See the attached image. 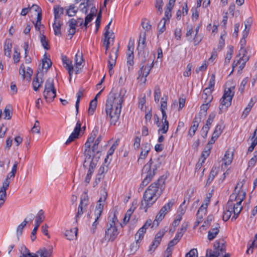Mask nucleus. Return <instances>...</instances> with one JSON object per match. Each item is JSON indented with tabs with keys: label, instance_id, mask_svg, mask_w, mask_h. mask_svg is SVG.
Returning a JSON list of instances; mask_svg holds the SVG:
<instances>
[{
	"label": "nucleus",
	"instance_id": "10",
	"mask_svg": "<svg viewBox=\"0 0 257 257\" xmlns=\"http://www.w3.org/2000/svg\"><path fill=\"white\" fill-rule=\"evenodd\" d=\"M93 157L94 158L91 159V161L89 162L88 163L87 162V165L89 164V168L85 179V182L87 184L89 183L90 182L92 174L94 172L97 163L99 159V157L93 156Z\"/></svg>",
	"mask_w": 257,
	"mask_h": 257
},
{
	"label": "nucleus",
	"instance_id": "8",
	"mask_svg": "<svg viewBox=\"0 0 257 257\" xmlns=\"http://www.w3.org/2000/svg\"><path fill=\"white\" fill-rule=\"evenodd\" d=\"M91 143H88L86 141L84 144L85 150L84 152V155L85 157V160L84 161L83 166L86 168L87 167V163L91 161V159L93 158V156L97 157L96 154H94L93 152L92 149H90ZM97 157H99L98 155Z\"/></svg>",
	"mask_w": 257,
	"mask_h": 257
},
{
	"label": "nucleus",
	"instance_id": "13",
	"mask_svg": "<svg viewBox=\"0 0 257 257\" xmlns=\"http://www.w3.org/2000/svg\"><path fill=\"white\" fill-rule=\"evenodd\" d=\"M43 81L42 73L39 74V72H38L32 82L34 90L35 91H38L42 86Z\"/></svg>",
	"mask_w": 257,
	"mask_h": 257
},
{
	"label": "nucleus",
	"instance_id": "30",
	"mask_svg": "<svg viewBox=\"0 0 257 257\" xmlns=\"http://www.w3.org/2000/svg\"><path fill=\"white\" fill-rule=\"evenodd\" d=\"M233 159V153L227 150L226 151L224 158H223V163L225 165H228L231 164Z\"/></svg>",
	"mask_w": 257,
	"mask_h": 257
},
{
	"label": "nucleus",
	"instance_id": "29",
	"mask_svg": "<svg viewBox=\"0 0 257 257\" xmlns=\"http://www.w3.org/2000/svg\"><path fill=\"white\" fill-rule=\"evenodd\" d=\"M93 1V0H84L83 2L81 3L79 6L80 11L85 14H87L88 12L87 8L91 6V2H92Z\"/></svg>",
	"mask_w": 257,
	"mask_h": 257
},
{
	"label": "nucleus",
	"instance_id": "64",
	"mask_svg": "<svg viewBox=\"0 0 257 257\" xmlns=\"http://www.w3.org/2000/svg\"><path fill=\"white\" fill-rule=\"evenodd\" d=\"M165 233V231L164 230H162L159 231L155 235L154 238L156 240H158L159 241L161 242L162 240V238L164 235Z\"/></svg>",
	"mask_w": 257,
	"mask_h": 257
},
{
	"label": "nucleus",
	"instance_id": "6",
	"mask_svg": "<svg viewBox=\"0 0 257 257\" xmlns=\"http://www.w3.org/2000/svg\"><path fill=\"white\" fill-rule=\"evenodd\" d=\"M154 196L151 195L149 193H147L145 192L141 201L140 208L144 209L145 212H147L148 209L151 207L158 199L154 198Z\"/></svg>",
	"mask_w": 257,
	"mask_h": 257
},
{
	"label": "nucleus",
	"instance_id": "46",
	"mask_svg": "<svg viewBox=\"0 0 257 257\" xmlns=\"http://www.w3.org/2000/svg\"><path fill=\"white\" fill-rule=\"evenodd\" d=\"M161 242L159 241L158 240H156L154 239L152 243L151 244L148 251L150 253H152L154 252L156 249V248L159 246Z\"/></svg>",
	"mask_w": 257,
	"mask_h": 257
},
{
	"label": "nucleus",
	"instance_id": "5",
	"mask_svg": "<svg viewBox=\"0 0 257 257\" xmlns=\"http://www.w3.org/2000/svg\"><path fill=\"white\" fill-rule=\"evenodd\" d=\"M119 234L116 226L112 224H106L104 237L102 239L101 242L113 241Z\"/></svg>",
	"mask_w": 257,
	"mask_h": 257
},
{
	"label": "nucleus",
	"instance_id": "15",
	"mask_svg": "<svg viewBox=\"0 0 257 257\" xmlns=\"http://www.w3.org/2000/svg\"><path fill=\"white\" fill-rule=\"evenodd\" d=\"M242 54V56L239 58V61H240V63L238 64V71H242V70L244 68L245 64L247 61L249 60V57L246 55L247 52L245 49H243L241 47L240 50L239 55Z\"/></svg>",
	"mask_w": 257,
	"mask_h": 257
},
{
	"label": "nucleus",
	"instance_id": "58",
	"mask_svg": "<svg viewBox=\"0 0 257 257\" xmlns=\"http://www.w3.org/2000/svg\"><path fill=\"white\" fill-rule=\"evenodd\" d=\"M5 119H10L12 117V112L8 106H6L4 110Z\"/></svg>",
	"mask_w": 257,
	"mask_h": 257
},
{
	"label": "nucleus",
	"instance_id": "57",
	"mask_svg": "<svg viewBox=\"0 0 257 257\" xmlns=\"http://www.w3.org/2000/svg\"><path fill=\"white\" fill-rule=\"evenodd\" d=\"M215 115H216V114H215V112L211 113L209 115L208 118L206 122V124L204 126H207L210 127V126L211 125V124H212V123L213 121L214 118L215 117Z\"/></svg>",
	"mask_w": 257,
	"mask_h": 257
},
{
	"label": "nucleus",
	"instance_id": "40",
	"mask_svg": "<svg viewBox=\"0 0 257 257\" xmlns=\"http://www.w3.org/2000/svg\"><path fill=\"white\" fill-rule=\"evenodd\" d=\"M101 140H102L101 136H99L97 138V139L95 141L94 143L92 146L93 152H94V154H96V156H98L97 155H98L100 153V151L97 150V148H98V146Z\"/></svg>",
	"mask_w": 257,
	"mask_h": 257
},
{
	"label": "nucleus",
	"instance_id": "34",
	"mask_svg": "<svg viewBox=\"0 0 257 257\" xmlns=\"http://www.w3.org/2000/svg\"><path fill=\"white\" fill-rule=\"evenodd\" d=\"M97 100L96 98H94L91 100L89 103V107L88 110V113L89 115H92L96 109L97 106Z\"/></svg>",
	"mask_w": 257,
	"mask_h": 257
},
{
	"label": "nucleus",
	"instance_id": "27",
	"mask_svg": "<svg viewBox=\"0 0 257 257\" xmlns=\"http://www.w3.org/2000/svg\"><path fill=\"white\" fill-rule=\"evenodd\" d=\"M9 187V183L6 181H4L3 183V186L0 189V200H5L7 198L6 191Z\"/></svg>",
	"mask_w": 257,
	"mask_h": 257
},
{
	"label": "nucleus",
	"instance_id": "32",
	"mask_svg": "<svg viewBox=\"0 0 257 257\" xmlns=\"http://www.w3.org/2000/svg\"><path fill=\"white\" fill-rule=\"evenodd\" d=\"M146 232V229L143 228L142 227L140 228L137 233L135 234V240L138 242H140V241L143 239L144 234Z\"/></svg>",
	"mask_w": 257,
	"mask_h": 257
},
{
	"label": "nucleus",
	"instance_id": "3",
	"mask_svg": "<svg viewBox=\"0 0 257 257\" xmlns=\"http://www.w3.org/2000/svg\"><path fill=\"white\" fill-rule=\"evenodd\" d=\"M165 183V178L164 176H161L157 181L152 183L145 192L154 196V198H159L163 193Z\"/></svg>",
	"mask_w": 257,
	"mask_h": 257
},
{
	"label": "nucleus",
	"instance_id": "26",
	"mask_svg": "<svg viewBox=\"0 0 257 257\" xmlns=\"http://www.w3.org/2000/svg\"><path fill=\"white\" fill-rule=\"evenodd\" d=\"M208 206V202H206L205 204H203L198 209L196 216L198 219L202 220L203 216L205 214L207 208Z\"/></svg>",
	"mask_w": 257,
	"mask_h": 257
},
{
	"label": "nucleus",
	"instance_id": "51",
	"mask_svg": "<svg viewBox=\"0 0 257 257\" xmlns=\"http://www.w3.org/2000/svg\"><path fill=\"white\" fill-rule=\"evenodd\" d=\"M161 96V90L159 86H156L154 90V99L156 102H159Z\"/></svg>",
	"mask_w": 257,
	"mask_h": 257
},
{
	"label": "nucleus",
	"instance_id": "2",
	"mask_svg": "<svg viewBox=\"0 0 257 257\" xmlns=\"http://www.w3.org/2000/svg\"><path fill=\"white\" fill-rule=\"evenodd\" d=\"M152 163L153 161L151 159L142 169V176L144 177V179L138 188V192H139L142 191L144 187L147 186L151 181L155 175L156 171L158 166L157 165L152 166Z\"/></svg>",
	"mask_w": 257,
	"mask_h": 257
},
{
	"label": "nucleus",
	"instance_id": "52",
	"mask_svg": "<svg viewBox=\"0 0 257 257\" xmlns=\"http://www.w3.org/2000/svg\"><path fill=\"white\" fill-rule=\"evenodd\" d=\"M253 102H252V100H250V101L248 104L247 106L246 107V108L244 109L242 116L244 117H245L249 112H250L252 106L253 105Z\"/></svg>",
	"mask_w": 257,
	"mask_h": 257
},
{
	"label": "nucleus",
	"instance_id": "16",
	"mask_svg": "<svg viewBox=\"0 0 257 257\" xmlns=\"http://www.w3.org/2000/svg\"><path fill=\"white\" fill-rule=\"evenodd\" d=\"M119 50V46L116 49L113 48L109 54V59L108 60V65L110 66L111 67L112 66H114L116 64V60L117 58V53Z\"/></svg>",
	"mask_w": 257,
	"mask_h": 257
},
{
	"label": "nucleus",
	"instance_id": "37",
	"mask_svg": "<svg viewBox=\"0 0 257 257\" xmlns=\"http://www.w3.org/2000/svg\"><path fill=\"white\" fill-rule=\"evenodd\" d=\"M146 32H144L143 33L140 34L138 48L141 47L142 49H144L145 48V47L146 45Z\"/></svg>",
	"mask_w": 257,
	"mask_h": 257
},
{
	"label": "nucleus",
	"instance_id": "35",
	"mask_svg": "<svg viewBox=\"0 0 257 257\" xmlns=\"http://www.w3.org/2000/svg\"><path fill=\"white\" fill-rule=\"evenodd\" d=\"M54 80L52 78H49L46 81L45 84L44 91L55 89Z\"/></svg>",
	"mask_w": 257,
	"mask_h": 257
},
{
	"label": "nucleus",
	"instance_id": "60",
	"mask_svg": "<svg viewBox=\"0 0 257 257\" xmlns=\"http://www.w3.org/2000/svg\"><path fill=\"white\" fill-rule=\"evenodd\" d=\"M197 254V249L196 248H193L186 254L185 257H196Z\"/></svg>",
	"mask_w": 257,
	"mask_h": 257
},
{
	"label": "nucleus",
	"instance_id": "54",
	"mask_svg": "<svg viewBox=\"0 0 257 257\" xmlns=\"http://www.w3.org/2000/svg\"><path fill=\"white\" fill-rule=\"evenodd\" d=\"M210 153V148H208L207 151H203L202 153L201 157L199 159V161H202V163H204L206 158L209 156Z\"/></svg>",
	"mask_w": 257,
	"mask_h": 257
},
{
	"label": "nucleus",
	"instance_id": "43",
	"mask_svg": "<svg viewBox=\"0 0 257 257\" xmlns=\"http://www.w3.org/2000/svg\"><path fill=\"white\" fill-rule=\"evenodd\" d=\"M167 20L166 18H163L158 24L159 33H163L166 30V24Z\"/></svg>",
	"mask_w": 257,
	"mask_h": 257
},
{
	"label": "nucleus",
	"instance_id": "21",
	"mask_svg": "<svg viewBox=\"0 0 257 257\" xmlns=\"http://www.w3.org/2000/svg\"><path fill=\"white\" fill-rule=\"evenodd\" d=\"M201 120V117L195 116L193 120V125L191 126L188 132V134L190 135V137L194 135Z\"/></svg>",
	"mask_w": 257,
	"mask_h": 257
},
{
	"label": "nucleus",
	"instance_id": "19",
	"mask_svg": "<svg viewBox=\"0 0 257 257\" xmlns=\"http://www.w3.org/2000/svg\"><path fill=\"white\" fill-rule=\"evenodd\" d=\"M44 219V212L42 209H41L39 211L36 216L35 226L33 229H35L36 231H37L40 224L43 221Z\"/></svg>",
	"mask_w": 257,
	"mask_h": 257
},
{
	"label": "nucleus",
	"instance_id": "53",
	"mask_svg": "<svg viewBox=\"0 0 257 257\" xmlns=\"http://www.w3.org/2000/svg\"><path fill=\"white\" fill-rule=\"evenodd\" d=\"M253 157L251 158L248 162V166L249 167H254L257 161V152H254L253 153Z\"/></svg>",
	"mask_w": 257,
	"mask_h": 257
},
{
	"label": "nucleus",
	"instance_id": "17",
	"mask_svg": "<svg viewBox=\"0 0 257 257\" xmlns=\"http://www.w3.org/2000/svg\"><path fill=\"white\" fill-rule=\"evenodd\" d=\"M62 60L64 67L68 71L70 80L71 79L72 73L74 70L73 66L72 64V61L70 60L69 59H68V58L66 56H62Z\"/></svg>",
	"mask_w": 257,
	"mask_h": 257
},
{
	"label": "nucleus",
	"instance_id": "56",
	"mask_svg": "<svg viewBox=\"0 0 257 257\" xmlns=\"http://www.w3.org/2000/svg\"><path fill=\"white\" fill-rule=\"evenodd\" d=\"M163 5V0H155V7L158 9V12L160 13V15L162 13L163 9L162 6Z\"/></svg>",
	"mask_w": 257,
	"mask_h": 257
},
{
	"label": "nucleus",
	"instance_id": "12",
	"mask_svg": "<svg viewBox=\"0 0 257 257\" xmlns=\"http://www.w3.org/2000/svg\"><path fill=\"white\" fill-rule=\"evenodd\" d=\"M88 199V196L86 195H85L83 197H81V201L78 208V211L75 216L76 221H77L78 219L83 214V207L86 206Z\"/></svg>",
	"mask_w": 257,
	"mask_h": 257
},
{
	"label": "nucleus",
	"instance_id": "23",
	"mask_svg": "<svg viewBox=\"0 0 257 257\" xmlns=\"http://www.w3.org/2000/svg\"><path fill=\"white\" fill-rule=\"evenodd\" d=\"M33 257H50L51 252L50 250L44 247L39 249L35 253H32Z\"/></svg>",
	"mask_w": 257,
	"mask_h": 257
},
{
	"label": "nucleus",
	"instance_id": "55",
	"mask_svg": "<svg viewBox=\"0 0 257 257\" xmlns=\"http://www.w3.org/2000/svg\"><path fill=\"white\" fill-rule=\"evenodd\" d=\"M82 95H83V91L81 90H79L77 93V100H76V103H75L76 110L77 113L78 112L80 99H81Z\"/></svg>",
	"mask_w": 257,
	"mask_h": 257
},
{
	"label": "nucleus",
	"instance_id": "45",
	"mask_svg": "<svg viewBox=\"0 0 257 257\" xmlns=\"http://www.w3.org/2000/svg\"><path fill=\"white\" fill-rule=\"evenodd\" d=\"M27 223L28 221L26 220V219H25L23 222L18 226L17 234L18 238L19 236L22 234L23 229L26 226Z\"/></svg>",
	"mask_w": 257,
	"mask_h": 257
},
{
	"label": "nucleus",
	"instance_id": "61",
	"mask_svg": "<svg viewBox=\"0 0 257 257\" xmlns=\"http://www.w3.org/2000/svg\"><path fill=\"white\" fill-rule=\"evenodd\" d=\"M238 201V200H237V195H236V192L234 191V192L232 193V194H231V195L230 196L229 199L227 202H230L231 204H235L234 202L236 201V202H237V201Z\"/></svg>",
	"mask_w": 257,
	"mask_h": 257
},
{
	"label": "nucleus",
	"instance_id": "22",
	"mask_svg": "<svg viewBox=\"0 0 257 257\" xmlns=\"http://www.w3.org/2000/svg\"><path fill=\"white\" fill-rule=\"evenodd\" d=\"M220 225L218 223H216L215 226L212 228L208 232V239L212 240L215 238L219 231Z\"/></svg>",
	"mask_w": 257,
	"mask_h": 257
},
{
	"label": "nucleus",
	"instance_id": "4",
	"mask_svg": "<svg viewBox=\"0 0 257 257\" xmlns=\"http://www.w3.org/2000/svg\"><path fill=\"white\" fill-rule=\"evenodd\" d=\"M234 87H231L227 90H225L220 101V104L219 107V113H221L224 109H226L231 104L232 99L234 96V92L233 91Z\"/></svg>",
	"mask_w": 257,
	"mask_h": 257
},
{
	"label": "nucleus",
	"instance_id": "25",
	"mask_svg": "<svg viewBox=\"0 0 257 257\" xmlns=\"http://www.w3.org/2000/svg\"><path fill=\"white\" fill-rule=\"evenodd\" d=\"M69 27V29L68 30V34L71 35V38H72V36L74 35V34L76 32V26H77V22L76 20L74 19H70L68 22L67 23Z\"/></svg>",
	"mask_w": 257,
	"mask_h": 257
},
{
	"label": "nucleus",
	"instance_id": "36",
	"mask_svg": "<svg viewBox=\"0 0 257 257\" xmlns=\"http://www.w3.org/2000/svg\"><path fill=\"white\" fill-rule=\"evenodd\" d=\"M54 34L56 36H61V25L59 21L57 22L56 20H55L54 23L53 25Z\"/></svg>",
	"mask_w": 257,
	"mask_h": 257
},
{
	"label": "nucleus",
	"instance_id": "39",
	"mask_svg": "<svg viewBox=\"0 0 257 257\" xmlns=\"http://www.w3.org/2000/svg\"><path fill=\"white\" fill-rule=\"evenodd\" d=\"M64 9L59 6H57L54 8V18L55 20L59 19L61 15L63 14Z\"/></svg>",
	"mask_w": 257,
	"mask_h": 257
},
{
	"label": "nucleus",
	"instance_id": "9",
	"mask_svg": "<svg viewBox=\"0 0 257 257\" xmlns=\"http://www.w3.org/2000/svg\"><path fill=\"white\" fill-rule=\"evenodd\" d=\"M101 196L97 202V205L95 211V215L98 216V217H100L101 214L103 209L104 202L107 196V193L105 189H104L101 192Z\"/></svg>",
	"mask_w": 257,
	"mask_h": 257
},
{
	"label": "nucleus",
	"instance_id": "50",
	"mask_svg": "<svg viewBox=\"0 0 257 257\" xmlns=\"http://www.w3.org/2000/svg\"><path fill=\"white\" fill-rule=\"evenodd\" d=\"M217 175V172L212 168L210 171L209 175L207 180L206 185H210L211 182L213 180L215 176Z\"/></svg>",
	"mask_w": 257,
	"mask_h": 257
},
{
	"label": "nucleus",
	"instance_id": "41",
	"mask_svg": "<svg viewBox=\"0 0 257 257\" xmlns=\"http://www.w3.org/2000/svg\"><path fill=\"white\" fill-rule=\"evenodd\" d=\"M228 51H227L226 55V57L225 58L224 63L226 64H228L230 62V60L232 58V55L233 52V47L232 46H229L228 47Z\"/></svg>",
	"mask_w": 257,
	"mask_h": 257
},
{
	"label": "nucleus",
	"instance_id": "11",
	"mask_svg": "<svg viewBox=\"0 0 257 257\" xmlns=\"http://www.w3.org/2000/svg\"><path fill=\"white\" fill-rule=\"evenodd\" d=\"M81 124L79 121H78L74 129L73 132L71 134L68 139L66 141L65 144L68 145L74 141L76 139L78 138L80 131Z\"/></svg>",
	"mask_w": 257,
	"mask_h": 257
},
{
	"label": "nucleus",
	"instance_id": "33",
	"mask_svg": "<svg viewBox=\"0 0 257 257\" xmlns=\"http://www.w3.org/2000/svg\"><path fill=\"white\" fill-rule=\"evenodd\" d=\"M209 103H207L203 104L200 107V110L199 114L195 116L201 117V118L202 117L205 116L207 113V110L208 109L209 107Z\"/></svg>",
	"mask_w": 257,
	"mask_h": 257
},
{
	"label": "nucleus",
	"instance_id": "59",
	"mask_svg": "<svg viewBox=\"0 0 257 257\" xmlns=\"http://www.w3.org/2000/svg\"><path fill=\"white\" fill-rule=\"evenodd\" d=\"M20 53L18 51V49L14 48V53L13 55V59L14 62L16 63H18L20 61Z\"/></svg>",
	"mask_w": 257,
	"mask_h": 257
},
{
	"label": "nucleus",
	"instance_id": "62",
	"mask_svg": "<svg viewBox=\"0 0 257 257\" xmlns=\"http://www.w3.org/2000/svg\"><path fill=\"white\" fill-rule=\"evenodd\" d=\"M192 65L189 63L187 65L186 70L184 72L183 75L185 77H188L191 74Z\"/></svg>",
	"mask_w": 257,
	"mask_h": 257
},
{
	"label": "nucleus",
	"instance_id": "48",
	"mask_svg": "<svg viewBox=\"0 0 257 257\" xmlns=\"http://www.w3.org/2000/svg\"><path fill=\"white\" fill-rule=\"evenodd\" d=\"M52 66V62L49 58H44L42 60V69L47 70Z\"/></svg>",
	"mask_w": 257,
	"mask_h": 257
},
{
	"label": "nucleus",
	"instance_id": "44",
	"mask_svg": "<svg viewBox=\"0 0 257 257\" xmlns=\"http://www.w3.org/2000/svg\"><path fill=\"white\" fill-rule=\"evenodd\" d=\"M40 41L41 44L42 46L44 47V48L47 50H48L50 49V47L48 46V40L46 38V37L43 35L42 34L40 33Z\"/></svg>",
	"mask_w": 257,
	"mask_h": 257
},
{
	"label": "nucleus",
	"instance_id": "63",
	"mask_svg": "<svg viewBox=\"0 0 257 257\" xmlns=\"http://www.w3.org/2000/svg\"><path fill=\"white\" fill-rule=\"evenodd\" d=\"M141 138L136 137L134 140V147L135 150H138L140 147Z\"/></svg>",
	"mask_w": 257,
	"mask_h": 257
},
{
	"label": "nucleus",
	"instance_id": "18",
	"mask_svg": "<svg viewBox=\"0 0 257 257\" xmlns=\"http://www.w3.org/2000/svg\"><path fill=\"white\" fill-rule=\"evenodd\" d=\"M74 61L75 64L76 74H78L80 72V68L79 67L81 65L83 61L82 52H80L79 51L77 52L75 56Z\"/></svg>",
	"mask_w": 257,
	"mask_h": 257
},
{
	"label": "nucleus",
	"instance_id": "20",
	"mask_svg": "<svg viewBox=\"0 0 257 257\" xmlns=\"http://www.w3.org/2000/svg\"><path fill=\"white\" fill-rule=\"evenodd\" d=\"M43 95L47 102H51L56 96V89L44 91Z\"/></svg>",
	"mask_w": 257,
	"mask_h": 257
},
{
	"label": "nucleus",
	"instance_id": "31",
	"mask_svg": "<svg viewBox=\"0 0 257 257\" xmlns=\"http://www.w3.org/2000/svg\"><path fill=\"white\" fill-rule=\"evenodd\" d=\"M241 203H238V202L237 201V202L234 204V214L233 215L231 219L232 221L235 220L237 218L239 214L241 211L242 207L240 206Z\"/></svg>",
	"mask_w": 257,
	"mask_h": 257
},
{
	"label": "nucleus",
	"instance_id": "1",
	"mask_svg": "<svg viewBox=\"0 0 257 257\" xmlns=\"http://www.w3.org/2000/svg\"><path fill=\"white\" fill-rule=\"evenodd\" d=\"M125 93V89L121 88L119 92H114L111 90L107 96L105 112L107 116L110 118L111 125H115L118 121Z\"/></svg>",
	"mask_w": 257,
	"mask_h": 257
},
{
	"label": "nucleus",
	"instance_id": "14",
	"mask_svg": "<svg viewBox=\"0 0 257 257\" xmlns=\"http://www.w3.org/2000/svg\"><path fill=\"white\" fill-rule=\"evenodd\" d=\"M151 145L150 143H145L142 144L141 147V152L138 160V162H140L142 160H144L147 157L151 150Z\"/></svg>",
	"mask_w": 257,
	"mask_h": 257
},
{
	"label": "nucleus",
	"instance_id": "38",
	"mask_svg": "<svg viewBox=\"0 0 257 257\" xmlns=\"http://www.w3.org/2000/svg\"><path fill=\"white\" fill-rule=\"evenodd\" d=\"M78 11V9H76L74 5H70L68 9H66V14L69 17H73L75 16Z\"/></svg>",
	"mask_w": 257,
	"mask_h": 257
},
{
	"label": "nucleus",
	"instance_id": "28",
	"mask_svg": "<svg viewBox=\"0 0 257 257\" xmlns=\"http://www.w3.org/2000/svg\"><path fill=\"white\" fill-rule=\"evenodd\" d=\"M77 234V228L70 229L65 231V235L67 239L69 240H73L76 237Z\"/></svg>",
	"mask_w": 257,
	"mask_h": 257
},
{
	"label": "nucleus",
	"instance_id": "24",
	"mask_svg": "<svg viewBox=\"0 0 257 257\" xmlns=\"http://www.w3.org/2000/svg\"><path fill=\"white\" fill-rule=\"evenodd\" d=\"M12 44L10 39H7L5 42L4 53L5 55L10 58L11 57V49Z\"/></svg>",
	"mask_w": 257,
	"mask_h": 257
},
{
	"label": "nucleus",
	"instance_id": "42",
	"mask_svg": "<svg viewBox=\"0 0 257 257\" xmlns=\"http://www.w3.org/2000/svg\"><path fill=\"white\" fill-rule=\"evenodd\" d=\"M223 128L224 126L223 123L218 124L215 128L213 135L218 138L221 134Z\"/></svg>",
	"mask_w": 257,
	"mask_h": 257
},
{
	"label": "nucleus",
	"instance_id": "49",
	"mask_svg": "<svg viewBox=\"0 0 257 257\" xmlns=\"http://www.w3.org/2000/svg\"><path fill=\"white\" fill-rule=\"evenodd\" d=\"M245 192L243 190H237L236 195H237V200L238 203H241L245 197Z\"/></svg>",
	"mask_w": 257,
	"mask_h": 257
},
{
	"label": "nucleus",
	"instance_id": "7",
	"mask_svg": "<svg viewBox=\"0 0 257 257\" xmlns=\"http://www.w3.org/2000/svg\"><path fill=\"white\" fill-rule=\"evenodd\" d=\"M174 203L175 200L171 199L167 204L162 207L159 212L156 216L155 219L154 221V224H155L156 222L157 225H158L159 222L162 220L165 215L171 210V208Z\"/></svg>",
	"mask_w": 257,
	"mask_h": 257
},
{
	"label": "nucleus",
	"instance_id": "47",
	"mask_svg": "<svg viewBox=\"0 0 257 257\" xmlns=\"http://www.w3.org/2000/svg\"><path fill=\"white\" fill-rule=\"evenodd\" d=\"M153 66H154L153 62H152V66H144V74H143V76H144L143 82L144 83H146V81L147 80L146 77L149 74L151 70L152 69V68L153 67Z\"/></svg>",
	"mask_w": 257,
	"mask_h": 257
}]
</instances>
